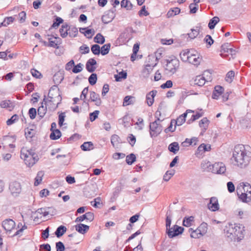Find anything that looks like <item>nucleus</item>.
<instances>
[{
  "label": "nucleus",
  "instance_id": "nucleus-1",
  "mask_svg": "<svg viewBox=\"0 0 251 251\" xmlns=\"http://www.w3.org/2000/svg\"><path fill=\"white\" fill-rule=\"evenodd\" d=\"M250 149V147L248 145L244 146L242 144L236 145L232 154V158L235 161L234 165L240 168H246L250 162V156L251 154Z\"/></svg>",
  "mask_w": 251,
  "mask_h": 251
},
{
  "label": "nucleus",
  "instance_id": "nucleus-2",
  "mask_svg": "<svg viewBox=\"0 0 251 251\" xmlns=\"http://www.w3.org/2000/svg\"><path fill=\"white\" fill-rule=\"evenodd\" d=\"M62 100L61 95H55V97L50 96V95H44V98L42 103L45 104H48L50 108L53 109H56L58 104L61 102Z\"/></svg>",
  "mask_w": 251,
  "mask_h": 251
},
{
  "label": "nucleus",
  "instance_id": "nucleus-3",
  "mask_svg": "<svg viewBox=\"0 0 251 251\" xmlns=\"http://www.w3.org/2000/svg\"><path fill=\"white\" fill-rule=\"evenodd\" d=\"M166 64L165 68L167 74H174L179 66V61L176 58L166 60Z\"/></svg>",
  "mask_w": 251,
  "mask_h": 251
},
{
  "label": "nucleus",
  "instance_id": "nucleus-4",
  "mask_svg": "<svg viewBox=\"0 0 251 251\" xmlns=\"http://www.w3.org/2000/svg\"><path fill=\"white\" fill-rule=\"evenodd\" d=\"M25 151H26L25 149L24 148H22L21 151V158L24 160L25 164L27 166H32L38 161L39 158L38 155H27L26 153H24Z\"/></svg>",
  "mask_w": 251,
  "mask_h": 251
},
{
  "label": "nucleus",
  "instance_id": "nucleus-5",
  "mask_svg": "<svg viewBox=\"0 0 251 251\" xmlns=\"http://www.w3.org/2000/svg\"><path fill=\"white\" fill-rule=\"evenodd\" d=\"M157 121H160L158 118L157 120H155L150 125V133L151 137L157 136L162 130V127L161 126L159 125L157 123Z\"/></svg>",
  "mask_w": 251,
  "mask_h": 251
},
{
  "label": "nucleus",
  "instance_id": "nucleus-6",
  "mask_svg": "<svg viewBox=\"0 0 251 251\" xmlns=\"http://www.w3.org/2000/svg\"><path fill=\"white\" fill-rule=\"evenodd\" d=\"M9 189L13 196L17 197L22 192V186L19 182L13 181L9 183Z\"/></svg>",
  "mask_w": 251,
  "mask_h": 251
},
{
  "label": "nucleus",
  "instance_id": "nucleus-7",
  "mask_svg": "<svg viewBox=\"0 0 251 251\" xmlns=\"http://www.w3.org/2000/svg\"><path fill=\"white\" fill-rule=\"evenodd\" d=\"M115 12L116 9L114 8L106 11L101 17L102 23L104 24H107L112 22L115 17Z\"/></svg>",
  "mask_w": 251,
  "mask_h": 251
},
{
  "label": "nucleus",
  "instance_id": "nucleus-8",
  "mask_svg": "<svg viewBox=\"0 0 251 251\" xmlns=\"http://www.w3.org/2000/svg\"><path fill=\"white\" fill-rule=\"evenodd\" d=\"M184 228L176 225H174L172 227L166 231L170 238H173L182 233Z\"/></svg>",
  "mask_w": 251,
  "mask_h": 251
},
{
  "label": "nucleus",
  "instance_id": "nucleus-9",
  "mask_svg": "<svg viewBox=\"0 0 251 251\" xmlns=\"http://www.w3.org/2000/svg\"><path fill=\"white\" fill-rule=\"evenodd\" d=\"M244 228V227L242 225L238 226L236 224L235 229V234H234L233 241H240L244 238L245 231Z\"/></svg>",
  "mask_w": 251,
  "mask_h": 251
},
{
  "label": "nucleus",
  "instance_id": "nucleus-10",
  "mask_svg": "<svg viewBox=\"0 0 251 251\" xmlns=\"http://www.w3.org/2000/svg\"><path fill=\"white\" fill-rule=\"evenodd\" d=\"M226 167L222 162L215 163L212 166V173L217 174H223L226 172Z\"/></svg>",
  "mask_w": 251,
  "mask_h": 251
},
{
  "label": "nucleus",
  "instance_id": "nucleus-11",
  "mask_svg": "<svg viewBox=\"0 0 251 251\" xmlns=\"http://www.w3.org/2000/svg\"><path fill=\"white\" fill-rule=\"evenodd\" d=\"M236 227V224H228L224 229L225 233L226 236L229 238L231 241L233 240L234 234H235V229Z\"/></svg>",
  "mask_w": 251,
  "mask_h": 251
},
{
  "label": "nucleus",
  "instance_id": "nucleus-12",
  "mask_svg": "<svg viewBox=\"0 0 251 251\" xmlns=\"http://www.w3.org/2000/svg\"><path fill=\"white\" fill-rule=\"evenodd\" d=\"M237 194L238 198L242 202L245 203H248L251 201V194L242 192L240 188H237L236 189Z\"/></svg>",
  "mask_w": 251,
  "mask_h": 251
},
{
  "label": "nucleus",
  "instance_id": "nucleus-13",
  "mask_svg": "<svg viewBox=\"0 0 251 251\" xmlns=\"http://www.w3.org/2000/svg\"><path fill=\"white\" fill-rule=\"evenodd\" d=\"M2 226L6 231H11L14 228L15 223L12 219H6L2 222Z\"/></svg>",
  "mask_w": 251,
  "mask_h": 251
},
{
  "label": "nucleus",
  "instance_id": "nucleus-14",
  "mask_svg": "<svg viewBox=\"0 0 251 251\" xmlns=\"http://www.w3.org/2000/svg\"><path fill=\"white\" fill-rule=\"evenodd\" d=\"M208 207L212 211H216L219 209V205L218 199L216 197H212L209 203L208 204Z\"/></svg>",
  "mask_w": 251,
  "mask_h": 251
},
{
  "label": "nucleus",
  "instance_id": "nucleus-15",
  "mask_svg": "<svg viewBox=\"0 0 251 251\" xmlns=\"http://www.w3.org/2000/svg\"><path fill=\"white\" fill-rule=\"evenodd\" d=\"M196 51L192 50L188 62L191 64H192L195 66H198L201 62V59L200 58L199 55L194 53Z\"/></svg>",
  "mask_w": 251,
  "mask_h": 251
},
{
  "label": "nucleus",
  "instance_id": "nucleus-16",
  "mask_svg": "<svg viewBox=\"0 0 251 251\" xmlns=\"http://www.w3.org/2000/svg\"><path fill=\"white\" fill-rule=\"evenodd\" d=\"M96 65V60L94 58H90L86 63V69L88 72L93 73L96 69L95 66Z\"/></svg>",
  "mask_w": 251,
  "mask_h": 251
},
{
  "label": "nucleus",
  "instance_id": "nucleus-17",
  "mask_svg": "<svg viewBox=\"0 0 251 251\" xmlns=\"http://www.w3.org/2000/svg\"><path fill=\"white\" fill-rule=\"evenodd\" d=\"M64 78V74L63 71H58L53 76V81L55 84H59Z\"/></svg>",
  "mask_w": 251,
  "mask_h": 251
},
{
  "label": "nucleus",
  "instance_id": "nucleus-18",
  "mask_svg": "<svg viewBox=\"0 0 251 251\" xmlns=\"http://www.w3.org/2000/svg\"><path fill=\"white\" fill-rule=\"evenodd\" d=\"M237 188H240L242 192L251 194V185L248 182H241Z\"/></svg>",
  "mask_w": 251,
  "mask_h": 251
},
{
  "label": "nucleus",
  "instance_id": "nucleus-19",
  "mask_svg": "<svg viewBox=\"0 0 251 251\" xmlns=\"http://www.w3.org/2000/svg\"><path fill=\"white\" fill-rule=\"evenodd\" d=\"M0 106L2 108H7L9 110H12L14 106V103L10 100H2L0 103Z\"/></svg>",
  "mask_w": 251,
  "mask_h": 251
},
{
  "label": "nucleus",
  "instance_id": "nucleus-20",
  "mask_svg": "<svg viewBox=\"0 0 251 251\" xmlns=\"http://www.w3.org/2000/svg\"><path fill=\"white\" fill-rule=\"evenodd\" d=\"M75 228L77 232L84 234L89 230V226L83 224H79L75 226Z\"/></svg>",
  "mask_w": 251,
  "mask_h": 251
},
{
  "label": "nucleus",
  "instance_id": "nucleus-21",
  "mask_svg": "<svg viewBox=\"0 0 251 251\" xmlns=\"http://www.w3.org/2000/svg\"><path fill=\"white\" fill-rule=\"evenodd\" d=\"M69 29V25L68 24L65 23L64 24L62 25L59 29L60 36L63 38H66L68 35V31Z\"/></svg>",
  "mask_w": 251,
  "mask_h": 251
},
{
  "label": "nucleus",
  "instance_id": "nucleus-22",
  "mask_svg": "<svg viewBox=\"0 0 251 251\" xmlns=\"http://www.w3.org/2000/svg\"><path fill=\"white\" fill-rule=\"evenodd\" d=\"M192 53V51L188 50H183L179 54L181 60L183 62H187L189 59V57Z\"/></svg>",
  "mask_w": 251,
  "mask_h": 251
},
{
  "label": "nucleus",
  "instance_id": "nucleus-23",
  "mask_svg": "<svg viewBox=\"0 0 251 251\" xmlns=\"http://www.w3.org/2000/svg\"><path fill=\"white\" fill-rule=\"evenodd\" d=\"M180 12V9L178 7H175L174 8H171L167 12L166 14V17L167 18H172L176 15H178Z\"/></svg>",
  "mask_w": 251,
  "mask_h": 251
},
{
  "label": "nucleus",
  "instance_id": "nucleus-24",
  "mask_svg": "<svg viewBox=\"0 0 251 251\" xmlns=\"http://www.w3.org/2000/svg\"><path fill=\"white\" fill-rule=\"evenodd\" d=\"M135 101V97L127 95L124 99L123 104V105L124 106H126L129 105L133 104Z\"/></svg>",
  "mask_w": 251,
  "mask_h": 251
},
{
  "label": "nucleus",
  "instance_id": "nucleus-25",
  "mask_svg": "<svg viewBox=\"0 0 251 251\" xmlns=\"http://www.w3.org/2000/svg\"><path fill=\"white\" fill-rule=\"evenodd\" d=\"M189 232L190 233V236L193 238H200L201 236H203L201 233V230L198 229V228L194 230L193 228H190Z\"/></svg>",
  "mask_w": 251,
  "mask_h": 251
},
{
  "label": "nucleus",
  "instance_id": "nucleus-26",
  "mask_svg": "<svg viewBox=\"0 0 251 251\" xmlns=\"http://www.w3.org/2000/svg\"><path fill=\"white\" fill-rule=\"evenodd\" d=\"M175 93H178L179 94H198L196 92H189L185 89H178L176 91L170 90L166 94H175Z\"/></svg>",
  "mask_w": 251,
  "mask_h": 251
},
{
  "label": "nucleus",
  "instance_id": "nucleus-27",
  "mask_svg": "<svg viewBox=\"0 0 251 251\" xmlns=\"http://www.w3.org/2000/svg\"><path fill=\"white\" fill-rule=\"evenodd\" d=\"M179 146L177 142H174L172 143L169 145L168 150L170 152L176 154V152L179 151Z\"/></svg>",
  "mask_w": 251,
  "mask_h": 251
},
{
  "label": "nucleus",
  "instance_id": "nucleus-28",
  "mask_svg": "<svg viewBox=\"0 0 251 251\" xmlns=\"http://www.w3.org/2000/svg\"><path fill=\"white\" fill-rule=\"evenodd\" d=\"M209 123V121L205 117L202 119L199 122L200 126L202 128L203 132H205L207 129Z\"/></svg>",
  "mask_w": 251,
  "mask_h": 251
},
{
  "label": "nucleus",
  "instance_id": "nucleus-29",
  "mask_svg": "<svg viewBox=\"0 0 251 251\" xmlns=\"http://www.w3.org/2000/svg\"><path fill=\"white\" fill-rule=\"evenodd\" d=\"M205 82L206 80L204 77L201 75H198L194 80V84L202 86L205 83Z\"/></svg>",
  "mask_w": 251,
  "mask_h": 251
},
{
  "label": "nucleus",
  "instance_id": "nucleus-30",
  "mask_svg": "<svg viewBox=\"0 0 251 251\" xmlns=\"http://www.w3.org/2000/svg\"><path fill=\"white\" fill-rule=\"evenodd\" d=\"M212 164L209 161H204L201 164V167L204 171L212 172Z\"/></svg>",
  "mask_w": 251,
  "mask_h": 251
},
{
  "label": "nucleus",
  "instance_id": "nucleus-31",
  "mask_svg": "<svg viewBox=\"0 0 251 251\" xmlns=\"http://www.w3.org/2000/svg\"><path fill=\"white\" fill-rule=\"evenodd\" d=\"M66 230L67 228L65 226H60L57 228L55 234L57 237L59 238L66 232Z\"/></svg>",
  "mask_w": 251,
  "mask_h": 251
},
{
  "label": "nucleus",
  "instance_id": "nucleus-32",
  "mask_svg": "<svg viewBox=\"0 0 251 251\" xmlns=\"http://www.w3.org/2000/svg\"><path fill=\"white\" fill-rule=\"evenodd\" d=\"M80 148L84 151H90L94 149V145L92 142H86L81 145Z\"/></svg>",
  "mask_w": 251,
  "mask_h": 251
},
{
  "label": "nucleus",
  "instance_id": "nucleus-33",
  "mask_svg": "<svg viewBox=\"0 0 251 251\" xmlns=\"http://www.w3.org/2000/svg\"><path fill=\"white\" fill-rule=\"evenodd\" d=\"M220 19L219 17L217 16H215L210 20L209 22L208 23V27L210 29H212L214 28L216 25L219 22Z\"/></svg>",
  "mask_w": 251,
  "mask_h": 251
},
{
  "label": "nucleus",
  "instance_id": "nucleus-34",
  "mask_svg": "<svg viewBox=\"0 0 251 251\" xmlns=\"http://www.w3.org/2000/svg\"><path fill=\"white\" fill-rule=\"evenodd\" d=\"M89 102H94L96 105H100L101 104V100L99 97V95H90L89 99Z\"/></svg>",
  "mask_w": 251,
  "mask_h": 251
},
{
  "label": "nucleus",
  "instance_id": "nucleus-35",
  "mask_svg": "<svg viewBox=\"0 0 251 251\" xmlns=\"http://www.w3.org/2000/svg\"><path fill=\"white\" fill-rule=\"evenodd\" d=\"M61 136V133L59 129H54L51 132L50 135V138L51 140H57Z\"/></svg>",
  "mask_w": 251,
  "mask_h": 251
},
{
  "label": "nucleus",
  "instance_id": "nucleus-36",
  "mask_svg": "<svg viewBox=\"0 0 251 251\" xmlns=\"http://www.w3.org/2000/svg\"><path fill=\"white\" fill-rule=\"evenodd\" d=\"M172 222V216L171 215V211H168L166 213V231L170 229L171 227V224Z\"/></svg>",
  "mask_w": 251,
  "mask_h": 251
},
{
  "label": "nucleus",
  "instance_id": "nucleus-37",
  "mask_svg": "<svg viewBox=\"0 0 251 251\" xmlns=\"http://www.w3.org/2000/svg\"><path fill=\"white\" fill-rule=\"evenodd\" d=\"M111 44L110 43L106 44L103 45L100 48V53L102 55L107 54L110 50Z\"/></svg>",
  "mask_w": 251,
  "mask_h": 251
},
{
  "label": "nucleus",
  "instance_id": "nucleus-38",
  "mask_svg": "<svg viewBox=\"0 0 251 251\" xmlns=\"http://www.w3.org/2000/svg\"><path fill=\"white\" fill-rule=\"evenodd\" d=\"M127 77V73L124 71L120 72L118 75H115L114 77L116 81H120L122 79H126Z\"/></svg>",
  "mask_w": 251,
  "mask_h": 251
},
{
  "label": "nucleus",
  "instance_id": "nucleus-39",
  "mask_svg": "<svg viewBox=\"0 0 251 251\" xmlns=\"http://www.w3.org/2000/svg\"><path fill=\"white\" fill-rule=\"evenodd\" d=\"M44 175L43 171H39L38 172L36 177L35 178L34 185L38 186L42 181V178Z\"/></svg>",
  "mask_w": 251,
  "mask_h": 251
},
{
  "label": "nucleus",
  "instance_id": "nucleus-40",
  "mask_svg": "<svg viewBox=\"0 0 251 251\" xmlns=\"http://www.w3.org/2000/svg\"><path fill=\"white\" fill-rule=\"evenodd\" d=\"M58 85V84H55V85H54L52 86H51L50 88L48 94H59L60 93H62V91L59 88Z\"/></svg>",
  "mask_w": 251,
  "mask_h": 251
},
{
  "label": "nucleus",
  "instance_id": "nucleus-41",
  "mask_svg": "<svg viewBox=\"0 0 251 251\" xmlns=\"http://www.w3.org/2000/svg\"><path fill=\"white\" fill-rule=\"evenodd\" d=\"M95 43L103 44L105 42V38L101 33H98L94 38Z\"/></svg>",
  "mask_w": 251,
  "mask_h": 251
},
{
  "label": "nucleus",
  "instance_id": "nucleus-42",
  "mask_svg": "<svg viewBox=\"0 0 251 251\" xmlns=\"http://www.w3.org/2000/svg\"><path fill=\"white\" fill-rule=\"evenodd\" d=\"M68 33L70 37H75L78 34L77 28L75 26L71 27L69 25V29Z\"/></svg>",
  "mask_w": 251,
  "mask_h": 251
},
{
  "label": "nucleus",
  "instance_id": "nucleus-43",
  "mask_svg": "<svg viewBox=\"0 0 251 251\" xmlns=\"http://www.w3.org/2000/svg\"><path fill=\"white\" fill-rule=\"evenodd\" d=\"M50 207H45L39 208L37 210L36 213L40 215H43L44 216H46L50 214V211L49 210Z\"/></svg>",
  "mask_w": 251,
  "mask_h": 251
},
{
  "label": "nucleus",
  "instance_id": "nucleus-44",
  "mask_svg": "<svg viewBox=\"0 0 251 251\" xmlns=\"http://www.w3.org/2000/svg\"><path fill=\"white\" fill-rule=\"evenodd\" d=\"M199 29L200 27L196 26V29H191V32L188 33L187 35H188L189 38H190L192 39H193L195 38H196L199 34Z\"/></svg>",
  "mask_w": 251,
  "mask_h": 251
},
{
  "label": "nucleus",
  "instance_id": "nucleus-45",
  "mask_svg": "<svg viewBox=\"0 0 251 251\" xmlns=\"http://www.w3.org/2000/svg\"><path fill=\"white\" fill-rule=\"evenodd\" d=\"M136 156L134 153H130L126 157V162L129 165H132L136 161Z\"/></svg>",
  "mask_w": 251,
  "mask_h": 251
},
{
  "label": "nucleus",
  "instance_id": "nucleus-46",
  "mask_svg": "<svg viewBox=\"0 0 251 251\" xmlns=\"http://www.w3.org/2000/svg\"><path fill=\"white\" fill-rule=\"evenodd\" d=\"M157 63L153 64H147L145 66V69L143 70V73L146 74V76L149 75L150 73L152 70L153 68L156 66Z\"/></svg>",
  "mask_w": 251,
  "mask_h": 251
},
{
  "label": "nucleus",
  "instance_id": "nucleus-47",
  "mask_svg": "<svg viewBox=\"0 0 251 251\" xmlns=\"http://www.w3.org/2000/svg\"><path fill=\"white\" fill-rule=\"evenodd\" d=\"M63 23V20L59 17H56L54 20L53 21V24L51 25L50 28L58 27L59 25Z\"/></svg>",
  "mask_w": 251,
  "mask_h": 251
},
{
  "label": "nucleus",
  "instance_id": "nucleus-48",
  "mask_svg": "<svg viewBox=\"0 0 251 251\" xmlns=\"http://www.w3.org/2000/svg\"><path fill=\"white\" fill-rule=\"evenodd\" d=\"M194 217L193 216H190L189 217H185L183 220V225L185 226H190L191 225V223L194 221Z\"/></svg>",
  "mask_w": 251,
  "mask_h": 251
},
{
  "label": "nucleus",
  "instance_id": "nucleus-49",
  "mask_svg": "<svg viewBox=\"0 0 251 251\" xmlns=\"http://www.w3.org/2000/svg\"><path fill=\"white\" fill-rule=\"evenodd\" d=\"M91 50L95 55H99L100 53V48L98 44H94L91 46Z\"/></svg>",
  "mask_w": 251,
  "mask_h": 251
},
{
  "label": "nucleus",
  "instance_id": "nucleus-50",
  "mask_svg": "<svg viewBox=\"0 0 251 251\" xmlns=\"http://www.w3.org/2000/svg\"><path fill=\"white\" fill-rule=\"evenodd\" d=\"M86 29L85 30L83 34L86 36L87 38L91 39L92 36L95 34V31L93 29H89L88 27H86Z\"/></svg>",
  "mask_w": 251,
  "mask_h": 251
},
{
  "label": "nucleus",
  "instance_id": "nucleus-51",
  "mask_svg": "<svg viewBox=\"0 0 251 251\" xmlns=\"http://www.w3.org/2000/svg\"><path fill=\"white\" fill-rule=\"evenodd\" d=\"M230 44L228 43H226L224 44L221 46V51H223L224 52H228L230 51V53H232L234 50L232 48H229Z\"/></svg>",
  "mask_w": 251,
  "mask_h": 251
},
{
  "label": "nucleus",
  "instance_id": "nucleus-52",
  "mask_svg": "<svg viewBox=\"0 0 251 251\" xmlns=\"http://www.w3.org/2000/svg\"><path fill=\"white\" fill-rule=\"evenodd\" d=\"M175 126V120H172L169 127L164 130L165 133H167L168 132H174L176 130Z\"/></svg>",
  "mask_w": 251,
  "mask_h": 251
},
{
  "label": "nucleus",
  "instance_id": "nucleus-53",
  "mask_svg": "<svg viewBox=\"0 0 251 251\" xmlns=\"http://www.w3.org/2000/svg\"><path fill=\"white\" fill-rule=\"evenodd\" d=\"M120 138L116 134L113 135L111 137V142L114 147L117 146L120 142Z\"/></svg>",
  "mask_w": 251,
  "mask_h": 251
},
{
  "label": "nucleus",
  "instance_id": "nucleus-54",
  "mask_svg": "<svg viewBox=\"0 0 251 251\" xmlns=\"http://www.w3.org/2000/svg\"><path fill=\"white\" fill-rule=\"evenodd\" d=\"M89 83L91 85H95L97 81V75L95 73H92L88 78Z\"/></svg>",
  "mask_w": 251,
  "mask_h": 251
},
{
  "label": "nucleus",
  "instance_id": "nucleus-55",
  "mask_svg": "<svg viewBox=\"0 0 251 251\" xmlns=\"http://www.w3.org/2000/svg\"><path fill=\"white\" fill-rule=\"evenodd\" d=\"M204 42L207 44V48H209L214 43V40L209 35H206L203 40Z\"/></svg>",
  "mask_w": 251,
  "mask_h": 251
},
{
  "label": "nucleus",
  "instance_id": "nucleus-56",
  "mask_svg": "<svg viewBox=\"0 0 251 251\" xmlns=\"http://www.w3.org/2000/svg\"><path fill=\"white\" fill-rule=\"evenodd\" d=\"M33 129L29 128L28 127L25 129V135L26 138H31L34 135L35 133L33 132Z\"/></svg>",
  "mask_w": 251,
  "mask_h": 251
},
{
  "label": "nucleus",
  "instance_id": "nucleus-57",
  "mask_svg": "<svg viewBox=\"0 0 251 251\" xmlns=\"http://www.w3.org/2000/svg\"><path fill=\"white\" fill-rule=\"evenodd\" d=\"M198 229L201 230V233L204 235L207 230V224L204 222L201 223V225L198 227Z\"/></svg>",
  "mask_w": 251,
  "mask_h": 251
},
{
  "label": "nucleus",
  "instance_id": "nucleus-58",
  "mask_svg": "<svg viewBox=\"0 0 251 251\" xmlns=\"http://www.w3.org/2000/svg\"><path fill=\"white\" fill-rule=\"evenodd\" d=\"M189 7L190 8V14H194L196 13L199 8V5L196 3H190Z\"/></svg>",
  "mask_w": 251,
  "mask_h": 251
},
{
  "label": "nucleus",
  "instance_id": "nucleus-59",
  "mask_svg": "<svg viewBox=\"0 0 251 251\" xmlns=\"http://www.w3.org/2000/svg\"><path fill=\"white\" fill-rule=\"evenodd\" d=\"M224 92V88L220 85H216L214 87L212 94H223Z\"/></svg>",
  "mask_w": 251,
  "mask_h": 251
},
{
  "label": "nucleus",
  "instance_id": "nucleus-60",
  "mask_svg": "<svg viewBox=\"0 0 251 251\" xmlns=\"http://www.w3.org/2000/svg\"><path fill=\"white\" fill-rule=\"evenodd\" d=\"M175 172L174 170L171 171H167L165 174L164 175L163 179L165 181H168L170 180L171 177L174 176Z\"/></svg>",
  "mask_w": 251,
  "mask_h": 251
},
{
  "label": "nucleus",
  "instance_id": "nucleus-61",
  "mask_svg": "<svg viewBox=\"0 0 251 251\" xmlns=\"http://www.w3.org/2000/svg\"><path fill=\"white\" fill-rule=\"evenodd\" d=\"M234 72L233 71H229L227 74L226 75V76L225 79L226 81L228 82H231L232 81V78L234 76Z\"/></svg>",
  "mask_w": 251,
  "mask_h": 251
},
{
  "label": "nucleus",
  "instance_id": "nucleus-62",
  "mask_svg": "<svg viewBox=\"0 0 251 251\" xmlns=\"http://www.w3.org/2000/svg\"><path fill=\"white\" fill-rule=\"evenodd\" d=\"M82 66L83 65L80 63L77 64L76 65H74L72 69V72L75 74L80 72L81 70H82Z\"/></svg>",
  "mask_w": 251,
  "mask_h": 251
},
{
  "label": "nucleus",
  "instance_id": "nucleus-63",
  "mask_svg": "<svg viewBox=\"0 0 251 251\" xmlns=\"http://www.w3.org/2000/svg\"><path fill=\"white\" fill-rule=\"evenodd\" d=\"M18 120V116L17 114L13 115L10 119H8L6 121V124L8 126H10Z\"/></svg>",
  "mask_w": 251,
  "mask_h": 251
},
{
  "label": "nucleus",
  "instance_id": "nucleus-64",
  "mask_svg": "<svg viewBox=\"0 0 251 251\" xmlns=\"http://www.w3.org/2000/svg\"><path fill=\"white\" fill-rule=\"evenodd\" d=\"M55 247L56 251H64L65 250V246L63 243L61 241L56 243Z\"/></svg>",
  "mask_w": 251,
  "mask_h": 251
}]
</instances>
